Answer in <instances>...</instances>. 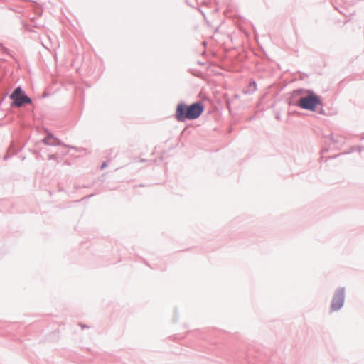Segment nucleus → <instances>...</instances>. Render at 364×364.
<instances>
[{"mask_svg": "<svg viewBox=\"0 0 364 364\" xmlns=\"http://www.w3.org/2000/svg\"><path fill=\"white\" fill-rule=\"evenodd\" d=\"M203 109V106L199 102L193 103L190 106L180 103L176 107L175 117L178 122H183L186 119H194L201 115Z\"/></svg>", "mask_w": 364, "mask_h": 364, "instance_id": "f257e3e1", "label": "nucleus"}, {"mask_svg": "<svg viewBox=\"0 0 364 364\" xmlns=\"http://www.w3.org/2000/svg\"><path fill=\"white\" fill-rule=\"evenodd\" d=\"M321 104L320 97L313 92H307L297 102V105L301 108L311 111H314Z\"/></svg>", "mask_w": 364, "mask_h": 364, "instance_id": "f03ea898", "label": "nucleus"}, {"mask_svg": "<svg viewBox=\"0 0 364 364\" xmlns=\"http://www.w3.org/2000/svg\"><path fill=\"white\" fill-rule=\"evenodd\" d=\"M11 98L14 101V105L16 107H21L24 104L31 102V98L22 92L21 87L15 89L14 92L11 95Z\"/></svg>", "mask_w": 364, "mask_h": 364, "instance_id": "7ed1b4c3", "label": "nucleus"}, {"mask_svg": "<svg viewBox=\"0 0 364 364\" xmlns=\"http://www.w3.org/2000/svg\"><path fill=\"white\" fill-rule=\"evenodd\" d=\"M343 301H344L343 291L340 290V291H337L333 296L332 304H331V309L333 311L340 309L343 304Z\"/></svg>", "mask_w": 364, "mask_h": 364, "instance_id": "20e7f679", "label": "nucleus"}]
</instances>
